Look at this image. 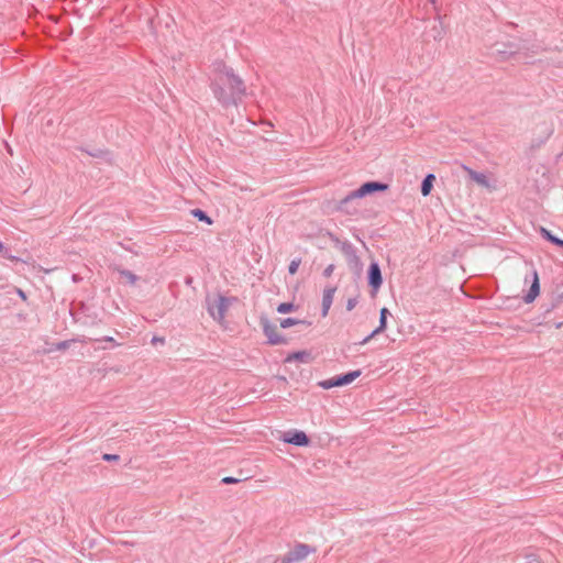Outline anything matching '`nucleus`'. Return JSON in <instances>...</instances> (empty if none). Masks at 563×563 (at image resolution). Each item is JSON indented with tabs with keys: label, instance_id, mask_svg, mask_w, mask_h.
Wrapping results in <instances>:
<instances>
[{
	"label": "nucleus",
	"instance_id": "1a4fd4ad",
	"mask_svg": "<svg viewBox=\"0 0 563 563\" xmlns=\"http://www.w3.org/2000/svg\"><path fill=\"white\" fill-rule=\"evenodd\" d=\"M464 169L467 172L471 179L474 180L475 183H477L479 186L488 188V189L496 188V185L494 184V181H492L486 174L475 172L466 166L464 167Z\"/></svg>",
	"mask_w": 563,
	"mask_h": 563
},
{
	"label": "nucleus",
	"instance_id": "c756f323",
	"mask_svg": "<svg viewBox=\"0 0 563 563\" xmlns=\"http://www.w3.org/2000/svg\"><path fill=\"white\" fill-rule=\"evenodd\" d=\"M18 295H19L23 300H25V299H26V296H25V294H24V291H23V290L18 289Z\"/></svg>",
	"mask_w": 563,
	"mask_h": 563
},
{
	"label": "nucleus",
	"instance_id": "423d86ee",
	"mask_svg": "<svg viewBox=\"0 0 563 563\" xmlns=\"http://www.w3.org/2000/svg\"><path fill=\"white\" fill-rule=\"evenodd\" d=\"M314 550L307 544H297L291 551H289L282 560L280 563H294L306 559Z\"/></svg>",
	"mask_w": 563,
	"mask_h": 563
},
{
	"label": "nucleus",
	"instance_id": "a211bd4d",
	"mask_svg": "<svg viewBox=\"0 0 563 563\" xmlns=\"http://www.w3.org/2000/svg\"><path fill=\"white\" fill-rule=\"evenodd\" d=\"M119 274L124 277L131 285L137 280V276L128 269H118Z\"/></svg>",
	"mask_w": 563,
	"mask_h": 563
},
{
	"label": "nucleus",
	"instance_id": "aec40b11",
	"mask_svg": "<svg viewBox=\"0 0 563 563\" xmlns=\"http://www.w3.org/2000/svg\"><path fill=\"white\" fill-rule=\"evenodd\" d=\"M0 253L2 254V256H3L4 258H8V260H10V261H12V262H18V261H20V258H19V257H16V256H14V255H11V254L9 253V249H8V247H7V246H5L1 241H0Z\"/></svg>",
	"mask_w": 563,
	"mask_h": 563
},
{
	"label": "nucleus",
	"instance_id": "bb28decb",
	"mask_svg": "<svg viewBox=\"0 0 563 563\" xmlns=\"http://www.w3.org/2000/svg\"><path fill=\"white\" fill-rule=\"evenodd\" d=\"M240 482V479L235 478V477H231V476H227L222 479V483L224 484H235Z\"/></svg>",
	"mask_w": 563,
	"mask_h": 563
},
{
	"label": "nucleus",
	"instance_id": "5701e85b",
	"mask_svg": "<svg viewBox=\"0 0 563 563\" xmlns=\"http://www.w3.org/2000/svg\"><path fill=\"white\" fill-rule=\"evenodd\" d=\"M300 263H301L300 258H296L290 262V264L288 266V272L290 275H294L297 273Z\"/></svg>",
	"mask_w": 563,
	"mask_h": 563
},
{
	"label": "nucleus",
	"instance_id": "20e7f679",
	"mask_svg": "<svg viewBox=\"0 0 563 563\" xmlns=\"http://www.w3.org/2000/svg\"><path fill=\"white\" fill-rule=\"evenodd\" d=\"M360 376H361V371L357 369V371H353V372L346 373L344 375H340V376H336V377H331V378H328V379L320 380L318 383V385L322 389H331L333 387H340V386L349 385V384H351L353 380H355Z\"/></svg>",
	"mask_w": 563,
	"mask_h": 563
},
{
	"label": "nucleus",
	"instance_id": "6ab92c4d",
	"mask_svg": "<svg viewBox=\"0 0 563 563\" xmlns=\"http://www.w3.org/2000/svg\"><path fill=\"white\" fill-rule=\"evenodd\" d=\"M301 323H305L303 320H299V319H295V318H285L280 321V327L283 329H286V328H289V327H292V325H297V324H301Z\"/></svg>",
	"mask_w": 563,
	"mask_h": 563
},
{
	"label": "nucleus",
	"instance_id": "9b49d317",
	"mask_svg": "<svg viewBox=\"0 0 563 563\" xmlns=\"http://www.w3.org/2000/svg\"><path fill=\"white\" fill-rule=\"evenodd\" d=\"M284 442L294 444L297 446H306L309 443V439L303 431H294L288 433L284 439Z\"/></svg>",
	"mask_w": 563,
	"mask_h": 563
},
{
	"label": "nucleus",
	"instance_id": "f8f14e48",
	"mask_svg": "<svg viewBox=\"0 0 563 563\" xmlns=\"http://www.w3.org/2000/svg\"><path fill=\"white\" fill-rule=\"evenodd\" d=\"M336 291L335 287H327L323 290L322 295V309H321V316L324 318L328 316L329 310L331 308V305L333 302L334 294Z\"/></svg>",
	"mask_w": 563,
	"mask_h": 563
},
{
	"label": "nucleus",
	"instance_id": "39448f33",
	"mask_svg": "<svg viewBox=\"0 0 563 563\" xmlns=\"http://www.w3.org/2000/svg\"><path fill=\"white\" fill-rule=\"evenodd\" d=\"M263 332L267 338V343L269 345H279V344H286L287 339L286 336L282 335L277 331V327L272 323L268 319L262 318L261 320Z\"/></svg>",
	"mask_w": 563,
	"mask_h": 563
},
{
	"label": "nucleus",
	"instance_id": "dca6fc26",
	"mask_svg": "<svg viewBox=\"0 0 563 563\" xmlns=\"http://www.w3.org/2000/svg\"><path fill=\"white\" fill-rule=\"evenodd\" d=\"M541 235L549 242H551L554 245L563 247V240L559 239L558 236L553 235L549 230L545 228L540 229Z\"/></svg>",
	"mask_w": 563,
	"mask_h": 563
},
{
	"label": "nucleus",
	"instance_id": "a878e982",
	"mask_svg": "<svg viewBox=\"0 0 563 563\" xmlns=\"http://www.w3.org/2000/svg\"><path fill=\"white\" fill-rule=\"evenodd\" d=\"M357 303V300L355 298H350L346 302V309L350 311L352 309H354V307L356 306Z\"/></svg>",
	"mask_w": 563,
	"mask_h": 563
},
{
	"label": "nucleus",
	"instance_id": "b1692460",
	"mask_svg": "<svg viewBox=\"0 0 563 563\" xmlns=\"http://www.w3.org/2000/svg\"><path fill=\"white\" fill-rule=\"evenodd\" d=\"M119 459H120V456L118 454L106 453L102 455V460L107 461V462H114V461H118Z\"/></svg>",
	"mask_w": 563,
	"mask_h": 563
},
{
	"label": "nucleus",
	"instance_id": "393cba45",
	"mask_svg": "<svg viewBox=\"0 0 563 563\" xmlns=\"http://www.w3.org/2000/svg\"><path fill=\"white\" fill-rule=\"evenodd\" d=\"M333 271H334V265L333 264L328 265L323 271V276L330 277L333 274Z\"/></svg>",
	"mask_w": 563,
	"mask_h": 563
},
{
	"label": "nucleus",
	"instance_id": "cd10ccee",
	"mask_svg": "<svg viewBox=\"0 0 563 563\" xmlns=\"http://www.w3.org/2000/svg\"><path fill=\"white\" fill-rule=\"evenodd\" d=\"M151 342H152L153 344H157V343L164 344V343H165V339H164V338H162V336H153V338H152V340H151Z\"/></svg>",
	"mask_w": 563,
	"mask_h": 563
},
{
	"label": "nucleus",
	"instance_id": "7c9ffc66",
	"mask_svg": "<svg viewBox=\"0 0 563 563\" xmlns=\"http://www.w3.org/2000/svg\"><path fill=\"white\" fill-rule=\"evenodd\" d=\"M430 1H431L432 3H434V2H435V0H430Z\"/></svg>",
	"mask_w": 563,
	"mask_h": 563
},
{
	"label": "nucleus",
	"instance_id": "0eeeda50",
	"mask_svg": "<svg viewBox=\"0 0 563 563\" xmlns=\"http://www.w3.org/2000/svg\"><path fill=\"white\" fill-rule=\"evenodd\" d=\"M334 241L339 245L341 252L344 254L347 264L353 268H360L361 258L357 255L355 247L350 242H340L338 239H334Z\"/></svg>",
	"mask_w": 563,
	"mask_h": 563
},
{
	"label": "nucleus",
	"instance_id": "412c9836",
	"mask_svg": "<svg viewBox=\"0 0 563 563\" xmlns=\"http://www.w3.org/2000/svg\"><path fill=\"white\" fill-rule=\"evenodd\" d=\"M295 309V306L292 302H282L277 307L278 313H288Z\"/></svg>",
	"mask_w": 563,
	"mask_h": 563
},
{
	"label": "nucleus",
	"instance_id": "f03ea898",
	"mask_svg": "<svg viewBox=\"0 0 563 563\" xmlns=\"http://www.w3.org/2000/svg\"><path fill=\"white\" fill-rule=\"evenodd\" d=\"M236 300L235 297H225L223 295H218L216 299L208 296L206 298L207 311L213 320L223 324L229 307Z\"/></svg>",
	"mask_w": 563,
	"mask_h": 563
},
{
	"label": "nucleus",
	"instance_id": "4468645a",
	"mask_svg": "<svg viewBox=\"0 0 563 563\" xmlns=\"http://www.w3.org/2000/svg\"><path fill=\"white\" fill-rule=\"evenodd\" d=\"M309 356H310V354L307 351H297V352L289 353L286 356L285 362L286 363H291V362L305 363L308 361Z\"/></svg>",
	"mask_w": 563,
	"mask_h": 563
},
{
	"label": "nucleus",
	"instance_id": "6e6552de",
	"mask_svg": "<svg viewBox=\"0 0 563 563\" xmlns=\"http://www.w3.org/2000/svg\"><path fill=\"white\" fill-rule=\"evenodd\" d=\"M383 283L382 272L378 263L373 262L368 268V285L376 291Z\"/></svg>",
	"mask_w": 563,
	"mask_h": 563
},
{
	"label": "nucleus",
	"instance_id": "7ed1b4c3",
	"mask_svg": "<svg viewBox=\"0 0 563 563\" xmlns=\"http://www.w3.org/2000/svg\"><path fill=\"white\" fill-rule=\"evenodd\" d=\"M387 189L388 185L385 183L367 181L363 184L360 188L351 191L346 197H344L339 203V209H342L344 205H346L349 201L353 199L363 198L376 191H386Z\"/></svg>",
	"mask_w": 563,
	"mask_h": 563
},
{
	"label": "nucleus",
	"instance_id": "f257e3e1",
	"mask_svg": "<svg viewBox=\"0 0 563 563\" xmlns=\"http://www.w3.org/2000/svg\"><path fill=\"white\" fill-rule=\"evenodd\" d=\"M211 90L223 106L235 104L246 92L242 78L223 63L216 65Z\"/></svg>",
	"mask_w": 563,
	"mask_h": 563
},
{
	"label": "nucleus",
	"instance_id": "2eb2a0df",
	"mask_svg": "<svg viewBox=\"0 0 563 563\" xmlns=\"http://www.w3.org/2000/svg\"><path fill=\"white\" fill-rule=\"evenodd\" d=\"M434 175L433 174H428L424 179L422 180V184H421V194L422 196L427 197L430 192H431V189H432V183L434 180Z\"/></svg>",
	"mask_w": 563,
	"mask_h": 563
},
{
	"label": "nucleus",
	"instance_id": "c85d7f7f",
	"mask_svg": "<svg viewBox=\"0 0 563 563\" xmlns=\"http://www.w3.org/2000/svg\"><path fill=\"white\" fill-rule=\"evenodd\" d=\"M97 341L101 342V341H106V342H112L114 343L115 345H119L118 343H115L114 339L112 336H104L102 339H98Z\"/></svg>",
	"mask_w": 563,
	"mask_h": 563
},
{
	"label": "nucleus",
	"instance_id": "f3484780",
	"mask_svg": "<svg viewBox=\"0 0 563 563\" xmlns=\"http://www.w3.org/2000/svg\"><path fill=\"white\" fill-rule=\"evenodd\" d=\"M190 213L194 218H196L199 221H202L209 225H211L213 223V220L201 209H192L190 211Z\"/></svg>",
	"mask_w": 563,
	"mask_h": 563
},
{
	"label": "nucleus",
	"instance_id": "4be33fe9",
	"mask_svg": "<svg viewBox=\"0 0 563 563\" xmlns=\"http://www.w3.org/2000/svg\"><path fill=\"white\" fill-rule=\"evenodd\" d=\"M73 342H85L84 340H80V339H71V340H65V341H62V342H58L56 344V350H66L70 346V344Z\"/></svg>",
	"mask_w": 563,
	"mask_h": 563
},
{
	"label": "nucleus",
	"instance_id": "ddd939ff",
	"mask_svg": "<svg viewBox=\"0 0 563 563\" xmlns=\"http://www.w3.org/2000/svg\"><path fill=\"white\" fill-rule=\"evenodd\" d=\"M540 285L537 271L532 272V284L529 291L525 295L523 300L526 303H531L539 295Z\"/></svg>",
	"mask_w": 563,
	"mask_h": 563
},
{
	"label": "nucleus",
	"instance_id": "9d476101",
	"mask_svg": "<svg viewBox=\"0 0 563 563\" xmlns=\"http://www.w3.org/2000/svg\"><path fill=\"white\" fill-rule=\"evenodd\" d=\"M387 314H388V309L387 308H383L380 310V313H379V324L376 329H374L366 338H364L361 342V344H366L369 340H372L374 336H376L377 334L384 332L386 330V327H387Z\"/></svg>",
	"mask_w": 563,
	"mask_h": 563
}]
</instances>
